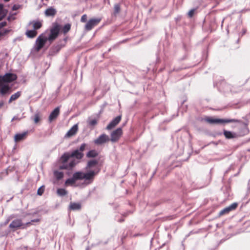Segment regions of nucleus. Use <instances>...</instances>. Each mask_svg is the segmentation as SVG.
<instances>
[{"label":"nucleus","mask_w":250,"mask_h":250,"mask_svg":"<svg viewBox=\"0 0 250 250\" xmlns=\"http://www.w3.org/2000/svg\"><path fill=\"white\" fill-rule=\"evenodd\" d=\"M66 41H67V38H66V37H65V38H64V39H63V43H61V44H60V45L61 46V47H63V46H64L65 45L66 42Z\"/></svg>","instance_id":"39"},{"label":"nucleus","mask_w":250,"mask_h":250,"mask_svg":"<svg viewBox=\"0 0 250 250\" xmlns=\"http://www.w3.org/2000/svg\"><path fill=\"white\" fill-rule=\"evenodd\" d=\"M197 9L196 8H193L189 11V12L188 13L187 15L188 18H191L193 17L195 13H196Z\"/></svg>","instance_id":"30"},{"label":"nucleus","mask_w":250,"mask_h":250,"mask_svg":"<svg viewBox=\"0 0 250 250\" xmlns=\"http://www.w3.org/2000/svg\"><path fill=\"white\" fill-rule=\"evenodd\" d=\"M7 11L3 9V5L0 4V21L2 20L6 16Z\"/></svg>","instance_id":"21"},{"label":"nucleus","mask_w":250,"mask_h":250,"mask_svg":"<svg viewBox=\"0 0 250 250\" xmlns=\"http://www.w3.org/2000/svg\"><path fill=\"white\" fill-rule=\"evenodd\" d=\"M3 105V103L2 102H0V107H2Z\"/></svg>","instance_id":"46"},{"label":"nucleus","mask_w":250,"mask_h":250,"mask_svg":"<svg viewBox=\"0 0 250 250\" xmlns=\"http://www.w3.org/2000/svg\"><path fill=\"white\" fill-rule=\"evenodd\" d=\"M238 206V204L234 203L231 204L229 206L226 207L222 210H221L219 213V216H221L223 215L229 213L230 211L235 210Z\"/></svg>","instance_id":"8"},{"label":"nucleus","mask_w":250,"mask_h":250,"mask_svg":"<svg viewBox=\"0 0 250 250\" xmlns=\"http://www.w3.org/2000/svg\"><path fill=\"white\" fill-rule=\"evenodd\" d=\"M98 153L95 150H91L87 152L86 157L87 158H94L98 156Z\"/></svg>","instance_id":"24"},{"label":"nucleus","mask_w":250,"mask_h":250,"mask_svg":"<svg viewBox=\"0 0 250 250\" xmlns=\"http://www.w3.org/2000/svg\"><path fill=\"white\" fill-rule=\"evenodd\" d=\"M1 82L4 83H11L17 79V76L13 73H6L4 76H0Z\"/></svg>","instance_id":"7"},{"label":"nucleus","mask_w":250,"mask_h":250,"mask_svg":"<svg viewBox=\"0 0 250 250\" xmlns=\"http://www.w3.org/2000/svg\"><path fill=\"white\" fill-rule=\"evenodd\" d=\"M84 156V154L78 149L71 153H64L60 158L61 165L59 167L60 169H72Z\"/></svg>","instance_id":"1"},{"label":"nucleus","mask_w":250,"mask_h":250,"mask_svg":"<svg viewBox=\"0 0 250 250\" xmlns=\"http://www.w3.org/2000/svg\"><path fill=\"white\" fill-rule=\"evenodd\" d=\"M122 135L123 130L121 127H119L111 133L110 140L112 142H116L119 141Z\"/></svg>","instance_id":"6"},{"label":"nucleus","mask_w":250,"mask_h":250,"mask_svg":"<svg viewBox=\"0 0 250 250\" xmlns=\"http://www.w3.org/2000/svg\"><path fill=\"white\" fill-rule=\"evenodd\" d=\"M4 0V1H5V2H7V1H9L10 0Z\"/></svg>","instance_id":"49"},{"label":"nucleus","mask_w":250,"mask_h":250,"mask_svg":"<svg viewBox=\"0 0 250 250\" xmlns=\"http://www.w3.org/2000/svg\"><path fill=\"white\" fill-rule=\"evenodd\" d=\"M88 125L94 126L98 123V120L96 119H89L87 121Z\"/></svg>","instance_id":"27"},{"label":"nucleus","mask_w":250,"mask_h":250,"mask_svg":"<svg viewBox=\"0 0 250 250\" xmlns=\"http://www.w3.org/2000/svg\"><path fill=\"white\" fill-rule=\"evenodd\" d=\"M7 22L6 21H2L0 22V29L2 27L5 26L6 25Z\"/></svg>","instance_id":"37"},{"label":"nucleus","mask_w":250,"mask_h":250,"mask_svg":"<svg viewBox=\"0 0 250 250\" xmlns=\"http://www.w3.org/2000/svg\"><path fill=\"white\" fill-rule=\"evenodd\" d=\"M109 140L110 139L107 135L103 134L100 135L97 139L94 140V143L96 145H99L105 143Z\"/></svg>","instance_id":"10"},{"label":"nucleus","mask_w":250,"mask_h":250,"mask_svg":"<svg viewBox=\"0 0 250 250\" xmlns=\"http://www.w3.org/2000/svg\"><path fill=\"white\" fill-rule=\"evenodd\" d=\"M59 33V32H51L50 36L47 37V41L50 42V43L58 36Z\"/></svg>","instance_id":"22"},{"label":"nucleus","mask_w":250,"mask_h":250,"mask_svg":"<svg viewBox=\"0 0 250 250\" xmlns=\"http://www.w3.org/2000/svg\"><path fill=\"white\" fill-rule=\"evenodd\" d=\"M10 219H11L10 217L6 219L5 222L4 223V225H6L7 224H8V222L10 221Z\"/></svg>","instance_id":"42"},{"label":"nucleus","mask_w":250,"mask_h":250,"mask_svg":"<svg viewBox=\"0 0 250 250\" xmlns=\"http://www.w3.org/2000/svg\"><path fill=\"white\" fill-rule=\"evenodd\" d=\"M16 14V13H15V14H14L13 15H11L8 16V17L7 18L8 20L10 21V20H14L15 19V16Z\"/></svg>","instance_id":"36"},{"label":"nucleus","mask_w":250,"mask_h":250,"mask_svg":"<svg viewBox=\"0 0 250 250\" xmlns=\"http://www.w3.org/2000/svg\"><path fill=\"white\" fill-rule=\"evenodd\" d=\"M14 120H20V119L18 116H15L12 119L11 121L13 122Z\"/></svg>","instance_id":"40"},{"label":"nucleus","mask_w":250,"mask_h":250,"mask_svg":"<svg viewBox=\"0 0 250 250\" xmlns=\"http://www.w3.org/2000/svg\"><path fill=\"white\" fill-rule=\"evenodd\" d=\"M21 95V91H18L16 93H15L14 94H12L9 100V103H11L12 101H15L18 99Z\"/></svg>","instance_id":"20"},{"label":"nucleus","mask_w":250,"mask_h":250,"mask_svg":"<svg viewBox=\"0 0 250 250\" xmlns=\"http://www.w3.org/2000/svg\"><path fill=\"white\" fill-rule=\"evenodd\" d=\"M87 15L85 14L83 15L81 17V21L82 22H87Z\"/></svg>","instance_id":"35"},{"label":"nucleus","mask_w":250,"mask_h":250,"mask_svg":"<svg viewBox=\"0 0 250 250\" xmlns=\"http://www.w3.org/2000/svg\"><path fill=\"white\" fill-rule=\"evenodd\" d=\"M223 134L225 138L227 139L235 138H237L238 136L236 133L232 132L230 131H227L226 130H224Z\"/></svg>","instance_id":"15"},{"label":"nucleus","mask_w":250,"mask_h":250,"mask_svg":"<svg viewBox=\"0 0 250 250\" xmlns=\"http://www.w3.org/2000/svg\"><path fill=\"white\" fill-rule=\"evenodd\" d=\"M20 6L19 5L15 4L12 7L13 10H17L19 9Z\"/></svg>","instance_id":"38"},{"label":"nucleus","mask_w":250,"mask_h":250,"mask_svg":"<svg viewBox=\"0 0 250 250\" xmlns=\"http://www.w3.org/2000/svg\"><path fill=\"white\" fill-rule=\"evenodd\" d=\"M100 18H92L90 19L85 25V29L86 30H91L92 28L97 26L100 22Z\"/></svg>","instance_id":"5"},{"label":"nucleus","mask_w":250,"mask_h":250,"mask_svg":"<svg viewBox=\"0 0 250 250\" xmlns=\"http://www.w3.org/2000/svg\"><path fill=\"white\" fill-rule=\"evenodd\" d=\"M78 130V125L77 124L74 125L66 133L65 137L70 138L76 134Z\"/></svg>","instance_id":"14"},{"label":"nucleus","mask_w":250,"mask_h":250,"mask_svg":"<svg viewBox=\"0 0 250 250\" xmlns=\"http://www.w3.org/2000/svg\"><path fill=\"white\" fill-rule=\"evenodd\" d=\"M44 191V187L43 186H42L40 187L37 191V193L39 195H42Z\"/></svg>","instance_id":"34"},{"label":"nucleus","mask_w":250,"mask_h":250,"mask_svg":"<svg viewBox=\"0 0 250 250\" xmlns=\"http://www.w3.org/2000/svg\"><path fill=\"white\" fill-rule=\"evenodd\" d=\"M0 86V93L2 95H4L8 93L10 89V87L7 85H1Z\"/></svg>","instance_id":"19"},{"label":"nucleus","mask_w":250,"mask_h":250,"mask_svg":"<svg viewBox=\"0 0 250 250\" xmlns=\"http://www.w3.org/2000/svg\"><path fill=\"white\" fill-rule=\"evenodd\" d=\"M60 114V107H57L55 108L50 113L49 116V122H52L53 120H55Z\"/></svg>","instance_id":"13"},{"label":"nucleus","mask_w":250,"mask_h":250,"mask_svg":"<svg viewBox=\"0 0 250 250\" xmlns=\"http://www.w3.org/2000/svg\"><path fill=\"white\" fill-rule=\"evenodd\" d=\"M100 170V169L99 168L97 170H89L86 173L81 171L76 172L73 174L72 178L66 180L65 184L66 185H73L77 180L83 179L88 181V183H91L95 176L99 173Z\"/></svg>","instance_id":"2"},{"label":"nucleus","mask_w":250,"mask_h":250,"mask_svg":"<svg viewBox=\"0 0 250 250\" xmlns=\"http://www.w3.org/2000/svg\"><path fill=\"white\" fill-rule=\"evenodd\" d=\"M41 120V115L40 113H37L35 115L34 117V122L36 124L38 123Z\"/></svg>","instance_id":"32"},{"label":"nucleus","mask_w":250,"mask_h":250,"mask_svg":"<svg viewBox=\"0 0 250 250\" xmlns=\"http://www.w3.org/2000/svg\"><path fill=\"white\" fill-rule=\"evenodd\" d=\"M42 26V23L40 21H37L33 24V29L32 31H36V30L40 29Z\"/></svg>","instance_id":"29"},{"label":"nucleus","mask_w":250,"mask_h":250,"mask_svg":"<svg viewBox=\"0 0 250 250\" xmlns=\"http://www.w3.org/2000/svg\"><path fill=\"white\" fill-rule=\"evenodd\" d=\"M17 40H21V38H16V39H15V41Z\"/></svg>","instance_id":"48"},{"label":"nucleus","mask_w":250,"mask_h":250,"mask_svg":"<svg viewBox=\"0 0 250 250\" xmlns=\"http://www.w3.org/2000/svg\"><path fill=\"white\" fill-rule=\"evenodd\" d=\"M121 10L120 5L119 3H116L114 5V11H113V15L116 16L117 14H118Z\"/></svg>","instance_id":"26"},{"label":"nucleus","mask_w":250,"mask_h":250,"mask_svg":"<svg viewBox=\"0 0 250 250\" xmlns=\"http://www.w3.org/2000/svg\"><path fill=\"white\" fill-rule=\"evenodd\" d=\"M70 208L72 210H79L81 208V205L77 203H71L70 205Z\"/></svg>","instance_id":"23"},{"label":"nucleus","mask_w":250,"mask_h":250,"mask_svg":"<svg viewBox=\"0 0 250 250\" xmlns=\"http://www.w3.org/2000/svg\"><path fill=\"white\" fill-rule=\"evenodd\" d=\"M6 32H0V38L3 37Z\"/></svg>","instance_id":"43"},{"label":"nucleus","mask_w":250,"mask_h":250,"mask_svg":"<svg viewBox=\"0 0 250 250\" xmlns=\"http://www.w3.org/2000/svg\"><path fill=\"white\" fill-rule=\"evenodd\" d=\"M86 146L87 145L86 144L83 143L80 146L79 148L78 149L80 150V152H83V151H84V150L85 149Z\"/></svg>","instance_id":"33"},{"label":"nucleus","mask_w":250,"mask_h":250,"mask_svg":"<svg viewBox=\"0 0 250 250\" xmlns=\"http://www.w3.org/2000/svg\"><path fill=\"white\" fill-rule=\"evenodd\" d=\"M98 163V161L96 160H90L87 162V165L86 166V169H88L92 167L96 166Z\"/></svg>","instance_id":"18"},{"label":"nucleus","mask_w":250,"mask_h":250,"mask_svg":"<svg viewBox=\"0 0 250 250\" xmlns=\"http://www.w3.org/2000/svg\"><path fill=\"white\" fill-rule=\"evenodd\" d=\"M56 13L57 11L53 7L47 8L44 12V14L47 17L54 16Z\"/></svg>","instance_id":"16"},{"label":"nucleus","mask_w":250,"mask_h":250,"mask_svg":"<svg viewBox=\"0 0 250 250\" xmlns=\"http://www.w3.org/2000/svg\"><path fill=\"white\" fill-rule=\"evenodd\" d=\"M54 175L57 180H59L62 179L63 177V173L62 171L55 170L54 171Z\"/></svg>","instance_id":"25"},{"label":"nucleus","mask_w":250,"mask_h":250,"mask_svg":"<svg viewBox=\"0 0 250 250\" xmlns=\"http://www.w3.org/2000/svg\"><path fill=\"white\" fill-rule=\"evenodd\" d=\"M4 31L7 32V31H10L9 30H5Z\"/></svg>","instance_id":"50"},{"label":"nucleus","mask_w":250,"mask_h":250,"mask_svg":"<svg viewBox=\"0 0 250 250\" xmlns=\"http://www.w3.org/2000/svg\"><path fill=\"white\" fill-rule=\"evenodd\" d=\"M62 26L57 22H54L49 31H61Z\"/></svg>","instance_id":"17"},{"label":"nucleus","mask_w":250,"mask_h":250,"mask_svg":"<svg viewBox=\"0 0 250 250\" xmlns=\"http://www.w3.org/2000/svg\"><path fill=\"white\" fill-rule=\"evenodd\" d=\"M22 225L21 220L20 219H16L13 220L9 225V228L12 231H15L17 229L20 228Z\"/></svg>","instance_id":"12"},{"label":"nucleus","mask_w":250,"mask_h":250,"mask_svg":"<svg viewBox=\"0 0 250 250\" xmlns=\"http://www.w3.org/2000/svg\"><path fill=\"white\" fill-rule=\"evenodd\" d=\"M57 194L61 196H64L67 194V191L64 188H58L57 191Z\"/></svg>","instance_id":"28"},{"label":"nucleus","mask_w":250,"mask_h":250,"mask_svg":"<svg viewBox=\"0 0 250 250\" xmlns=\"http://www.w3.org/2000/svg\"><path fill=\"white\" fill-rule=\"evenodd\" d=\"M205 120L211 124H218L229 123H240V121L236 119H214L210 117H207Z\"/></svg>","instance_id":"3"},{"label":"nucleus","mask_w":250,"mask_h":250,"mask_svg":"<svg viewBox=\"0 0 250 250\" xmlns=\"http://www.w3.org/2000/svg\"><path fill=\"white\" fill-rule=\"evenodd\" d=\"M215 0L218 3H219L221 1V0Z\"/></svg>","instance_id":"47"},{"label":"nucleus","mask_w":250,"mask_h":250,"mask_svg":"<svg viewBox=\"0 0 250 250\" xmlns=\"http://www.w3.org/2000/svg\"><path fill=\"white\" fill-rule=\"evenodd\" d=\"M39 221H40V219H38L32 220V222H39Z\"/></svg>","instance_id":"45"},{"label":"nucleus","mask_w":250,"mask_h":250,"mask_svg":"<svg viewBox=\"0 0 250 250\" xmlns=\"http://www.w3.org/2000/svg\"><path fill=\"white\" fill-rule=\"evenodd\" d=\"M37 32H32V38H34L37 35Z\"/></svg>","instance_id":"44"},{"label":"nucleus","mask_w":250,"mask_h":250,"mask_svg":"<svg viewBox=\"0 0 250 250\" xmlns=\"http://www.w3.org/2000/svg\"><path fill=\"white\" fill-rule=\"evenodd\" d=\"M122 116L119 115L114 118L106 126L107 130H111L116 126L121 121Z\"/></svg>","instance_id":"11"},{"label":"nucleus","mask_w":250,"mask_h":250,"mask_svg":"<svg viewBox=\"0 0 250 250\" xmlns=\"http://www.w3.org/2000/svg\"><path fill=\"white\" fill-rule=\"evenodd\" d=\"M71 24L70 23H66L63 27H62L61 31H69L71 28Z\"/></svg>","instance_id":"31"},{"label":"nucleus","mask_w":250,"mask_h":250,"mask_svg":"<svg viewBox=\"0 0 250 250\" xmlns=\"http://www.w3.org/2000/svg\"><path fill=\"white\" fill-rule=\"evenodd\" d=\"M27 31H30V32H32V30H27Z\"/></svg>","instance_id":"51"},{"label":"nucleus","mask_w":250,"mask_h":250,"mask_svg":"<svg viewBox=\"0 0 250 250\" xmlns=\"http://www.w3.org/2000/svg\"><path fill=\"white\" fill-rule=\"evenodd\" d=\"M47 41V37L43 34L41 35L37 39L36 42L35 50L39 51L44 45L45 42Z\"/></svg>","instance_id":"4"},{"label":"nucleus","mask_w":250,"mask_h":250,"mask_svg":"<svg viewBox=\"0 0 250 250\" xmlns=\"http://www.w3.org/2000/svg\"><path fill=\"white\" fill-rule=\"evenodd\" d=\"M26 35L28 38H31V32H26Z\"/></svg>","instance_id":"41"},{"label":"nucleus","mask_w":250,"mask_h":250,"mask_svg":"<svg viewBox=\"0 0 250 250\" xmlns=\"http://www.w3.org/2000/svg\"><path fill=\"white\" fill-rule=\"evenodd\" d=\"M28 132L24 131L22 133H17L14 136V141L18 143L21 141L24 140L27 137Z\"/></svg>","instance_id":"9"}]
</instances>
